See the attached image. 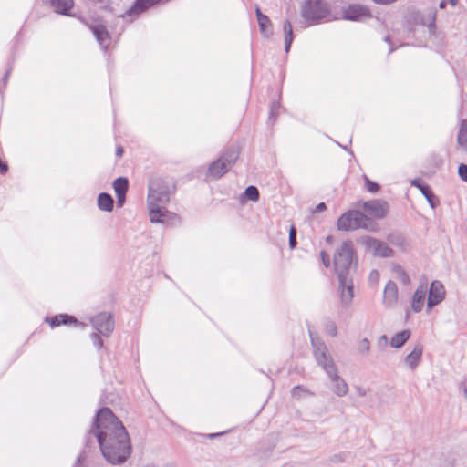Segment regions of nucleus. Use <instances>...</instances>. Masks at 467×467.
<instances>
[{
  "mask_svg": "<svg viewBox=\"0 0 467 467\" xmlns=\"http://www.w3.org/2000/svg\"><path fill=\"white\" fill-rule=\"evenodd\" d=\"M217 435H218V434H215V433H214V434H210L209 436H210L211 438H213V437H215V436H217Z\"/></svg>",
  "mask_w": 467,
  "mask_h": 467,
  "instance_id": "obj_48",
  "label": "nucleus"
},
{
  "mask_svg": "<svg viewBox=\"0 0 467 467\" xmlns=\"http://www.w3.org/2000/svg\"><path fill=\"white\" fill-rule=\"evenodd\" d=\"M446 3H447V1H446V0H442V1L440 3V5H439L440 8H444V7L446 6Z\"/></svg>",
  "mask_w": 467,
  "mask_h": 467,
  "instance_id": "obj_44",
  "label": "nucleus"
},
{
  "mask_svg": "<svg viewBox=\"0 0 467 467\" xmlns=\"http://www.w3.org/2000/svg\"><path fill=\"white\" fill-rule=\"evenodd\" d=\"M255 14L257 17V21L260 26V31L264 34L265 36H269L272 35V23L269 17L264 15L258 6L255 7Z\"/></svg>",
  "mask_w": 467,
  "mask_h": 467,
  "instance_id": "obj_19",
  "label": "nucleus"
},
{
  "mask_svg": "<svg viewBox=\"0 0 467 467\" xmlns=\"http://www.w3.org/2000/svg\"><path fill=\"white\" fill-rule=\"evenodd\" d=\"M381 339H383V340L387 341V337H386L385 335H383V336L381 337Z\"/></svg>",
  "mask_w": 467,
  "mask_h": 467,
  "instance_id": "obj_47",
  "label": "nucleus"
},
{
  "mask_svg": "<svg viewBox=\"0 0 467 467\" xmlns=\"http://www.w3.org/2000/svg\"><path fill=\"white\" fill-rule=\"evenodd\" d=\"M90 338H91V341L93 343V345L98 348H101L102 346H103V341L102 339L100 338V337L97 334V333H93L91 336H90Z\"/></svg>",
  "mask_w": 467,
  "mask_h": 467,
  "instance_id": "obj_35",
  "label": "nucleus"
},
{
  "mask_svg": "<svg viewBox=\"0 0 467 467\" xmlns=\"http://www.w3.org/2000/svg\"><path fill=\"white\" fill-rule=\"evenodd\" d=\"M457 140L461 147L467 150V119L462 122Z\"/></svg>",
  "mask_w": 467,
  "mask_h": 467,
  "instance_id": "obj_27",
  "label": "nucleus"
},
{
  "mask_svg": "<svg viewBox=\"0 0 467 467\" xmlns=\"http://www.w3.org/2000/svg\"><path fill=\"white\" fill-rule=\"evenodd\" d=\"M391 271L395 277L398 278L403 285H407L410 283V279L408 274L400 265L394 264L391 267Z\"/></svg>",
  "mask_w": 467,
  "mask_h": 467,
  "instance_id": "obj_25",
  "label": "nucleus"
},
{
  "mask_svg": "<svg viewBox=\"0 0 467 467\" xmlns=\"http://www.w3.org/2000/svg\"><path fill=\"white\" fill-rule=\"evenodd\" d=\"M331 381L333 382L332 390L334 394L338 397L346 396L348 392V385L347 382L338 375L337 368L333 369L330 368V372L327 374Z\"/></svg>",
  "mask_w": 467,
  "mask_h": 467,
  "instance_id": "obj_15",
  "label": "nucleus"
},
{
  "mask_svg": "<svg viewBox=\"0 0 467 467\" xmlns=\"http://www.w3.org/2000/svg\"><path fill=\"white\" fill-rule=\"evenodd\" d=\"M171 192L169 185L161 179L150 182L148 192V210L150 221L152 223H163L168 210L164 207L170 201Z\"/></svg>",
  "mask_w": 467,
  "mask_h": 467,
  "instance_id": "obj_3",
  "label": "nucleus"
},
{
  "mask_svg": "<svg viewBox=\"0 0 467 467\" xmlns=\"http://www.w3.org/2000/svg\"><path fill=\"white\" fill-rule=\"evenodd\" d=\"M364 181L366 184V189L372 193L379 192V185L372 181H370L367 176H364Z\"/></svg>",
  "mask_w": 467,
  "mask_h": 467,
  "instance_id": "obj_31",
  "label": "nucleus"
},
{
  "mask_svg": "<svg viewBox=\"0 0 467 467\" xmlns=\"http://www.w3.org/2000/svg\"><path fill=\"white\" fill-rule=\"evenodd\" d=\"M326 209V204L324 202H320L318 203L316 208H315V211L316 213H319V212H322Z\"/></svg>",
  "mask_w": 467,
  "mask_h": 467,
  "instance_id": "obj_41",
  "label": "nucleus"
},
{
  "mask_svg": "<svg viewBox=\"0 0 467 467\" xmlns=\"http://www.w3.org/2000/svg\"><path fill=\"white\" fill-rule=\"evenodd\" d=\"M370 16L369 9L358 4L349 5L342 10V17L346 20L363 21Z\"/></svg>",
  "mask_w": 467,
  "mask_h": 467,
  "instance_id": "obj_10",
  "label": "nucleus"
},
{
  "mask_svg": "<svg viewBox=\"0 0 467 467\" xmlns=\"http://www.w3.org/2000/svg\"><path fill=\"white\" fill-rule=\"evenodd\" d=\"M355 390L358 397H365L368 394L367 389H365L361 386H356Z\"/></svg>",
  "mask_w": 467,
  "mask_h": 467,
  "instance_id": "obj_38",
  "label": "nucleus"
},
{
  "mask_svg": "<svg viewBox=\"0 0 467 467\" xmlns=\"http://www.w3.org/2000/svg\"><path fill=\"white\" fill-rule=\"evenodd\" d=\"M98 207L101 211L111 212L114 205L113 198L110 194L102 192L98 196Z\"/></svg>",
  "mask_w": 467,
  "mask_h": 467,
  "instance_id": "obj_22",
  "label": "nucleus"
},
{
  "mask_svg": "<svg viewBox=\"0 0 467 467\" xmlns=\"http://www.w3.org/2000/svg\"><path fill=\"white\" fill-rule=\"evenodd\" d=\"M160 1L161 0H135L133 5L126 11V16H138L148 8L157 5Z\"/></svg>",
  "mask_w": 467,
  "mask_h": 467,
  "instance_id": "obj_17",
  "label": "nucleus"
},
{
  "mask_svg": "<svg viewBox=\"0 0 467 467\" xmlns=\"http://www.w3.org/2000/svg\"><path fill=\"white\" fill-rule=\"evenodd\" d=\"M301 14L305 20L315 24L328 17L330 5L326 0H306Z\"/></svg>",
  "mask_w": 467,
  "mask_h": 467,
  "instance_id": "obj_4",
  "label": "nucleus"
},
{
  "mask_svg": "<svg viewBox=\"0 0 467 467\" xmlns=\"http://www.w3.org/2000/svg\"><path fill=\"white\" fill-rule=\"evenodd\" d=\"M123 152H124L123 147L122 146H118L117 149H116V155L119 158H120V157H122Z\"/></svg>",
  "mask_w": 467,
  "mask_h": 467,
  "instance_id": "obj_42",
  "label": "nucleus"
},
{
  "mask_svg": "<svg viewBox=\"0 0 467 467\" xmlns=\"http://www.w3.org/2000/svg\"><path fill=\"white\" fill-rule=\"evenodd\" d=\"M399 299L398 286L393 281H389L383 291V305L388 308L394 307Z\"/></svg>",
  "mask_w": 467,
  "mask_h": 467,
  "instance_id": "obj_14",
  "label": "nucleus"
},
{
  "mask_svg": "<svg viewBox=\"0 0 467 467\" xmlns=\"http://www.w3.org/2000/svg\"><path fill=\"white\" fill-rule=\"evenodd\" d=\"M93 35L103 49H107L110 43V37L106 27L102 25H96L92 27Z\"/></svg>",
  "mask_w": 467,
  "mask_h": 467,
  "instance_id": "obj_18",
  "label": "nucleus"
},
{
  "mask_svg": "<svg viewBox=\"0 0 467 467\" xmlns=\"http://www.w3.org/2000/svg\"><path fill=\"white\" fill-rule=\"evenodd\" d=\"M458 173L461 179L467 182V165L466 164H460L458 168Z\"/></svg>",
  "mask_w": 467,
  "mask_h": 467,
  "instance_id": "obj_36",
  "label": "nucleus"
},
{
  "mask_svg": "<svg viewBox=\"0 0 467 467\" xmlns=\"http://www.w3.org/2000/svg\"><path fill=\"white\" fill-rule=\"evenodd\" d=\"M379 274L378 271L373 270L370 273V279H375L376 281L379 279Z\"/></svg>",
  "mask_w": 467,
  "mask_h": 467,
  "instance_id": "obj_43",
  "label": "nucleus"
},
{
  "mask_svg": "<svg viewBox=\"0 0 467 467\" xmlns=\"http://www.w3.org/2000/svg\"><path fill=\"white\" fill-rule=\"evenodd\" d=\"M8 74H9L8 72H6V73H5V79H6V78H7Z\"/></svg>",
  "mask_w": 467,
  "mask_h": 467,
  "instance_id": "obj_49",
  "label": "nucleus"
},
{
  "mask_svg": "<svg viewBox=\"0 0 467 467\" xmlns=\"http://www.w3.org/2000/svg\"><path fill=\"white\" fill-rule=\"evenodd\" d=\"M320 256H321V259H322V262H323V265H325V267H327V268L329 267V265H330L329 255L325 251H321Z\"/></svg>",
  "mask_w": 467,
  "mask_h": 467,
  "instance_id": "obj_37",
  "label": "nucleus"
},
{
  "mask_svg": "<svg viewBox=\"0 0 467 467\" xmlns=\"http://www.w3.org/2000/svg\"><path fill=\"white\" fill-rule=\"evenodd\" d=\"M410 184L420 191L431 208H435V203L433 202L434 195L429 185L421 183L420 180H413Z\"/></svg>",
  "mask_w": 467,
  "mask_h": 467,
  "instance_id": "obj_21",
  "label": "nucleus"
},
{
  "mask_svg": "<svg viewBox=\"0 0 467 467\" xmlns=\"http://www.w3.org/2000/svg\"><path fill=\"white\" fill-rule=\"evenodd\" d=\"M117 195V203L119 206H122L125 202L126 194H116Z\"/></svg>",
  "mask_w": 467,
  "mask_h": 467,
  "instance_id": "obj_39",
  "label": "nucleus"
},
{
  "mask_svg": "<svg viewBox=\"0 0 467 467\" xmlns=\"http://www.w3.org/2000/svg\"><path fill=\"white\" fill-rule=\"evenodd\" d=\"M291 394L294 398H296V399H300L302 398L305 394H311V392H309L307 389H306L305 388H303L302 386H296L292 389L291 390Z\"/></svg>",
  "mask_w": 467,
  "mask_h": 467,
  "instance_id": "obj_30",
  "label": "nucleus"
},
{
  "mask_svg": "<svg viewBox=\"0 0 467 467\" xmlns=\"http://www.w3.org/2000/svg\"><path fill=\"white\" fill-rule=\"evenodd\" d=\"M448 1H449V3H450L452 6L456 5V4H457V2H458V0H448Z\"/></svg>",
  "mask_w": 467,
  "mask_h": 467,
  "instance_id": "obj_46",
  "label": "nucleus"
},
{
  "mask_svg": "<svg viewBox=\"0 0 467 467\" xmlns=\"http://www.w3.org/2000/svg\"><path fill=\"white\" fill-rule=\"evenodd\" d=\"M285 51L287 53L290 49L293 41V30L291 32H285Z\"/></svg>",
  "mask_w": 467,
  "mask_h": 467,
  "instance_id": "obj_34",
  "label": "nucleus"
},
{
  "mask_svg": "<svg viewBox=\"0 0 467 467\" xmlns=\"http://www.w3.org/2000/svg\"><path fill=\"white\" fill-rule=\"evenodd\" d=\"M427 289L428 280L426 278H423L420 282L419 286L417 287L416 291L412 296L411 308L415 313H419L422 310L425 302Z\"/></svg>",
  "mask_w": 467,
  "mask_h": 467,
  "instance_id": "obj_13",
  "label": "nucleus"
},
{
  "mask_svg": "<svg viewBox=\"0 0 467 467\" xmlns=\"http://www.w3.org/2000/svg\"><path fill=\"white\" fill-rule=\"evenodd\" d=\"M55 12L61 15H68V11L73 7V0H46Z\"/></svg>",
  "mask_w": 467,
  "mask_h": 467,
  "instance_id": "obj_20",
  "label": "nucleus"
},
{
  "mask_svg": "<svg viewBox=\"0 0 467 467\" xmlns=\"http://www.w3.org/2000/svg\"><path fill=\"white\" fill-rule=\"evenodd\" d=\"M293 29H292V25L290 23L289 20H286L285 23H284V33L285 32H291Z\"/></svg>",
  "mask_w": 467,
  "mask_h": 467,
  "instance_id": "obj_40",
  "label": "nucleus"
},
{
  "mask_svg": "<svg viewBox=\"0 0 467 467\" xmlns=\"http://www.w3.org/2000/svg\"><path fill=\"white\" fill-rule=\"evenodd\" d=\"M423 347L420 344L415 345L412 351L404 358L405 366L410 370L416 369L421 361Z\"/></svg>",
  "mask_w": 467,
  "mask_h": 467,
  "instance_id": "obj_16",
  "label": "nucleus"
},
{
  "mask_svg": "<svg viewBox=\"0 0 467 467\" xmlns=\"http://www.w3.org/2000/svg\"><path fill=\"white\" fill-rule=\"evenodd\" d=\"M47 321L49 322L51 327H57L62 324L66 325L68 323L76 324L78 322L74 317L68 316L67 314L57 315L51 317L50 319L47 318Z\"/></svg>",
  "mask_w": 467,
  "mask_h": 467,
  "instance_id": "obj_24",
  "label": "nucleus"
},
{
  "mask_svg": "<svg viewBox=\"0 0 467 467\" xmlns=\"http://www.w3.org/2000/svg\"><path fill=\"white\" fill-rule=\"evenodd\" d=\"M370 348L369 341L367 338H363L358 344V351L361 354H368Z\"/></svg>",
  "mask_w": 467,
  "mask_h": 467,
  "instance_id": "obj_33",
  "label": "nucleus"
},
{
  "mask_svg": "<svg viewBox=\"0 0 467 467\" xmlns=\"http://www.w3.org/2000/svg\"><path fill=\"white\" fill-rule=\"evenodd\" d=\"M89 434L97 439L104 458L112 464L123 463L131 453L130 436L122 422L109 408L100 409Z\"/></svg>",
  "mask_w": 467,
  "mask_h": 467,
  "instance_id": "obj_1",
  "label": "nucleus"
},
{
  "mask_svg": "<svg viewBox=\"0 0 467 467\" xmlns=\"http://www.w3.org/2000/svg\"><path fill=\"white\" fill-rule=\"evenodd\" d=\"M369 218L358 211H348L343 213L337 220L338 230L353 231L358 228H368Z\"/></svg>",
  "mask_w": 467,
  "mask_h": 467,
  "instance_id": "obj_6",
  "label": "nucleus"
},
{
  "mask_svg": "<svg viewBox=\"0 0 467 467\" xmlns=\"http://www.w3.org/2000/svg\"><path fill=\"white\" fill-rule=\"evenodd\" d=\"M308 331L313 348V354L317 364L322 367L327 374L330 372V368L333 369L337 368L325 343L321 339L314 337L310 329H308Z\"/></svg>",
  "mask_w": 467,
  "mask_h": 467,
  "instance_id": "obj_5",
  "label": "nucleus"
},
{
  "mask_svg": "<svg viewBox=\"0 0 467 467\" xmlns=\"http://www.w3.org/2000/svg\"><path fill=\"white\" fill-rule=\"evenodd\" d=\"M359 243L374 256L391 257L394 255L393 249L390 248L387 243L376 238L370 236H362L359 238Z\"/></svg>",
  "mask_w": 467,
  "mask_h": 467,
  "instance_id": "obj_8",
  "label": "nucleus"
},
{
  "mask_svg": "<svg viewBox=\"0 0 467 467\" xmlns=\"http://www.w3.org/2000/svg\"><path fill=\"white\" fill-rule=\"evenodd\" d=\"M289 246L291 249L296 246V231L294 225L289 230Z\"/></svg>",
  "mask_w": 467,
  "mask_h": 467,
  "instance_id": "obj_32",
  "label": "nucleus"
},
{
  "mask_svg": "<svg viewBox=\"0 0 467 467\" xmlns=\"http://www.w3.org/2000/svg\"><path fill=\"white\" fill-rule=\"evenodd\" d=\"M325 331L330 337H336L337 334V328L336 323L334 321H332V320H327L325 323Z\"/></svg>",
  "mask_w": 467,
  "mask_h": 467,
  "instance_id": "obj_29",
  "label": "nucleus"
},
{
  "mask_svg": "<svg viewBox=\"0 0 467 467\" xmlns=\"http://www.w3.org/2000/svg\"><path fill=\"white\" fill-rule=\"evenodd\" d=\"M239 153L236 150H228L218 160L210 164L208 174L215 179L222 177L234 164Z\"/></svg>",
  "mask_w": 467,
  "mask_h": 467,
  "instance_id": "obj_7",
  "label": "nucleus"
},
{
  "mask_svg": "<svg viewBox=\"0 0 467 467\" xmlns=\"http://www.w3.org/2000/svg\"><path fill=\"white\" fill-rule=\"evenodd\" d=\"M330 238H331L330 236H329V237H327V242H330Z\"/></svg>",
  "mask_w": 467,
  "mask_h": 467,
  "instance_id": "obj_50",
  "label": "nucleus"
},
{
  "mask_svg": "<svg viewBox=\"0 0 467 467\" xmlns=\"http://www.w3.org/2000/svg\"><path fill=\"white\" fill-rule=\"evenodd\" d=\"M244 196L251 201H257L259 199V191L255 186H248L244 191Z\"/></svg>",
  "mask_w": 467,
  "mask_h": 467,
  "instance_id": "obj_28",
  "label": "nucleus"
},
{
  "mask_svg": "<svg viewBox=\"0 0 467 467\" xmlns=\"http://www.w3.org/2000/svg\"><path fill=\"white\" fill-rule=\"evenodd\" d=\"M410 337V331L405 329L395 334L390 339V346L394 348H401Z\"/></svg>",
  "mask_w": 467,
  "mask_h": 467,
  "instance_id": "obj_23",
  "label": "nucleus"
},
{
  "mask_svg": "<svg viewBox=\"0 0 467 467\" xmlns=\"http://www.w3.org/2000/svg\"><path fill=\"white\" fill-rule=\"evenodd\" d=\"M334 267L338 278L341 304L348 306L354 296L352 275L357 267L354 247L350 241L343 242L337 249L334 254Z\"/></svg>",
  "mask_w": 467,
  "mask_h": 467,
  "instance_id": "obj_2",
  "label": "nucleus"
},
{
  "mask_svg": "<svg viewBox=\"0 0 467 467\" xmlns=\"http://www.w3.org/2000/svg\"><path fill=\"white\" fill-rule=\"evenodd\" d=\"M91 323L96 331L103 336H109L114 329V320L111 314L102 312L91 318Z\"/></svg>",
  "mask_w": 467,
  "mask_h": 467,
  "instance_id": "obj_9",
  "label": "nucleus"
},
{
  "mask_svg": "<svg viewBox=\"0 0 467 467\" xmlns=\"http://www.w3.org/2000/svg\"><path fill=\"white\" fill-rule=\"evenodd\" d=\"M363 209L370 216L376 219H382L388 213V203L381 200H372L363 203Z\"/></svg>",
  "mask_w": 467,
  "mask_h": 467,
  "instance_id": "obj_12",
  "label": "nucleus"
},
{
  "mask_svg": "<svg viewBox=\"0 0 467 467\" xmlns=\"http://www.w3.org/2000/svg\"><path fill=\"white\" fill-rule=\"evenodd\" d=\"M142 467H160V466L157 464H154V463H148V464L143 465Z\"/></svg>",
  "mask_w": 467,
  "mask_h": 467,
  "instance_id": "obj_45",
  "label": "nucleus"
},
{
  "mask_svg": "<svg viewBox=\"0 0 467 467\" xmlns=\"http://www.w3.org/2000/svg\"><path fill=\"white\" fill-rule=\"evenodd\" d=\"M116 194H126L129 188V181L125 177H119L113 182Z\"/></svg>",
  "mask_w": 467,
  "mask_h": 467,
  "instance_id": "obj_26",
  "label": "nucleus"
},
{
  "mask_svg": "<svg viewBox=\"0 0 467 467\" xmlns=\"http://www.w3.org/2000/svg\"><path fill=\"white\" fill-rule=\"evenodd\" d=\"M445 297V289L441 281H432L429 289L427 300V311L430 312L433 306L440 304Z\"/></svg>",
  "mask_w": 467,
  "mask_h": 467,
  "instance_id": "obj_11",
  "label": "nucleus"
}]
</instances>
